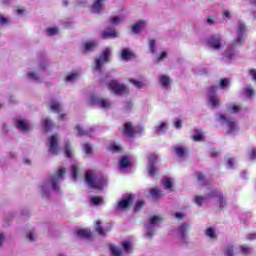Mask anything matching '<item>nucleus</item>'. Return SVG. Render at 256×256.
Wrapping results in <instances>:
<instances>
[{"label":"nucleus","mask_w":256,"mask_h":256,"mask_svg":"<svg viewBox=\"0 0 256 256\" xmlns=\"http://www.w3.org/2000/svg\"><path fill=\"white\" fill-rule=\"evenodd\" d=\"M65 175V168H60L58 172L46 180H44L39 186V192L42 197H49L51 191L59 192V184L63 181Z\"/></svg>","instance_id":"nucleus-1"},{"label":"nucleus","mask_w":256,"mask_h":256,"mask_svg":"<svg viewBox=\"0 0 256 256\" xmlns=\"http://www.w3.org/2000/svg\"><path fill=\"white\" fill-rule=\"evenodd\" d=\"M245 33H247V26L243 21H238L236 25V39L228 46L227 48V54L226 59H229L230 61H233L235 57L239 54L237 50L235 49L237 45H241L242 43H245Z\"/></svg>","instance_id":"nucleus-2"},{"label":"nucleus","mask_w":256,"mask_h":256,"mask_svg":"<svg viewBox=\"0 0 256 256\" xmlns=\"http://www.w3.org/2000/svg\"><path fill=\"white\" fill-rule=\"evenodd\" d=\"M86 183L88 187H91V189H96L97 191H101V189L105 187L107 183V179H105L103 176H98L92 170H88L86 172Z\"/></svg>","instance_id":"nucleus-3"},{"label":"nucleus","mask_w":256,"mask_h":256,"mask_svg":"<svg viewBox=\"0 0 256 256\" xmlns=\"http://www.w3.org/2000/svg\"><path fill=\"white\" fill-rule=\"evenodd\" d=\"M109 57H111V48H106L102 54L95 59L94 65V73H98L99 75L103 74V65L109 63Z\"/></svg>","instance_id":"nucleus-4"},{"label":"nucleus","mask_w":256,"mask_h":256,"mask_svg":"<svg viewBox=\"0 0 256 256\" xmlns=\"http://www.w3.org/2000/svg\"><path fill=\"white\" fill-rule=\"evenodd\" d=\"M163 218L160 216H152L149 219V223L146 225V237L148 239H151L153 235H155V230L157 229V225H160L162 223Z\"/></svg>","instance_id":"nucleus-5"},{"label":"nucleus","mask_w":256,"mask_h":256,"mask_svg":"<svg viewBox=\"0 0 256 256\" xmlns=\"http://www.w3.org/2000/svg\"><path fill=\"white\" fill-rule=\"evenodd\" d=\"M217 121L222 125H226L228 133L233 134L237 131V122L233 118H226L223 114L217 115Z\"/></svg>","instance_id":"nucleus-6"},{"label":"nucleus","mask_w":256,"mask_h":256,"mask_svg":"<svg viewBox=\"0 0 256 256\" xmlns=\"http://www.w3.org/2000/svg\"><path fill=\"white\" fill-rule=\"evenodd\" d=\"M108 89L115 95H127L129 94V88L125 85L118 83L117 80H112L108 84Z\"/></svg>","instance_id":"nucleus-7"},{"label":"nucleus","mask_w":256,"mask_h":256,"mask_svg":"<svg viewBox=\"0 0 256 256\" xmlns=\"http://www.w3.org/2000/svg\"><path fill=\"white\" fill-rule=\"evenodd\" d=\"M218 89L219 87L217 86H210L208 88V101L213 109H217L221 105V100L216 94Z\"/></svg>","instance_id":"nucleus-8"},{"label":"nucleus","mask_w":256,"mask_h":256,"mask_svg":"<svg viewBox=\"0 0 256 256\" xmlns=\"http://www.w3.org/2000/svg\"><path fill=\"white\" fill-rule=\"evenodd\" d=\"M89 101L91 105H97L100 109H111V107H113V102L107 98L91 96Z\"/></svg>","instance_id":"nucleus-9"},{"label":"nucleus","mask_w":256,"mask_h":256,"mask_svg":"<svg viewBox=\"0 0 256 256\" xmlns=\"http://www.w3.org/2000/svg\"><path fill=\"white\" fill-rule=\"evenodd\" d=\"M49 153L57 155L59 153V136L57 134L48 138Z\"/></svg>","instance_id":"nucleus-10"},{"label":"nucleus","mask_w":256,"mask_h":256,"mask_svg":"<svg viewBox=\"0 0 256 256\" xmlns=\"http://www.w3.org/2000/svg\"><path fill=\"white\" fill-rule=\"evenodd\" d=\"M132 204H133V194H128V195L124 196V198L122 200H120L118 202L116 209H117V211H121L123 209H128V207Z\"/></svg>","instance_id":"nucleus-11"},{"label":"nucleus","mask_w":256,"mask_h":256,"mask_svg":"<svg viewBox=\"0 0 256 256\" xmlns=\"http://www.w3.org/2000/svg\"><path fill=\"white\" fill-rule=\"evenodd\" d=\"M208 199H217L220 209H223V207L227 205V201L223 199V194L217 190H211L210 195H208Z\"/></svg>","instance_id":"nucleus-12"},{"label":"nucleus","mask_w":256,"mask_h":256,"mask_svg":"<svg viewBox=\"0 0 256 256\" xmlns=\"http://www.w3.org/2000/svg\"><path fill=\"white\" fill-rule=\"evenodd\" d=\"M155 163H157V155L150 154L148 156V174L151 175V177H153L157 172V166H155Z\"/></svg>","instance_id":"nucleus-13"},{"label":"nucleus","mask_w":256,"mask_h":256,"mask_svg":"<svg viewBox=\"0 0 256 256\" xmlns=\"http://www.w3.org/2000/svg\"><path fill=\"white\" fill-rule=\"evenodd\" d=\"M16 127L19 129V131H22V133H27L28 131H31L33 129V126L30 122H28L27 119H19L16 121Z\"/></svg>","instance_id":"nucleus-14"},{"label":"nucleus","mask_w":256,"mask_h":256,"mask_svg":"<svg viewBox=\"0 0 256 256\" xmlns=\"http://www.w3.org/2000/svg\"><path fill=\"white\" fill-rule=\"evenodd\" d=\"M189 229H191V226L189 224H181L177 228L176 234L182 241H187V233L189 232Z\"/></svg>","instance_id":"nucleus-15"},{"label":"nucleus","mask_w":256,"mask_h":256,"mask_svg":"<svg viewBox=\"0 0 256 256\" xmlns=\"http://www.w3.org/2000/svg\"><path fill=\"white\" fill-rule=\"evenodd\" d=\"M221 41L222 38L220 35H214L208 39V45L215 51H219V49H221Z\"/></svg>","instance_id":"nucleus-16"},{"label":"nucleus","mask_w":256,"mask_h":256,"mask_svg":"<svg viewBox=\"0 0 256 256\" xmlns=\"http://www.w3.org/2000/svg\"><path fill=\"white\" fill-rule=\"evenodd\" d=\"M95 229L98 233V235H101L102 237H105L109 231H111V224H105L104 226L101 225V221H97L95 225Z\"/></svg>","instance_id":"nucleus-17"},{"label":"nucleus","mask_w":256,"mask_h":256,"mask_svg":"<svg viewBox=\"0 0 256 256\" xmlns=\"http://www.w3.org/2000/svg\"><path fill=\"white\" fill-rule=\"evenodd\" d=\"M105 1L107 0H95L91 8L92 13H101Z\"/></svg>","instance_id":"nucleus-18"},{"label":"nucleus","mask_w":256,"mask_h":256,"mask_svg":"<svg viewBox=\"0 0 256 256\" xmlns=\"http://www.w3.org/2000/svg\"><path fill=\"white\" fill-rule=\"evenodd\" d=\"M139 130L134 129L131 123H126L124 125V135L125 137H133L135 133H137Z\"/></svg>","instance_id":"nucleus-19"},{"label":"nucleus","mask_w":256,"mask_h":256,"mask_svg":"<svg viewBox=\"0 0 256 256\" xmlns=\"http://www.w3.org/2000/svg\"><path fill=\"white\" fill-rule=\"evenodd\" d=\"M103 39H115V37H119V33L115 31V29H108L102 32Z\"/></svg>","instance_id":"nucleus-20"},{"label":"nucleus","mask_w":256,"mask_h":256,"mask_svg":"<svg viewBox=\"0 0 256 256\" xmlns=\"http://www.w3.org/2000/svg\"><path fill=\"white\" fill-rule=\"evenodd\" d=\"M159 83L162 85L163 89H169V87H171V78L167 75H160Z\"/></svg>","instance_id":"nucleus-21"},{"label":"nucleus","mask_w":256,"mask_h":256,"mask_svg":"<svg viewBox=\"0 0 256 256\" xmlns=\"http://www.w3.org/2000/svg\"><path fill=\"white\" fill-rule=\"evenodd\" d=\"M27 79H29V81H34V83H39V81H41V76L35 70H28Z\"/></svg>","instance_id":"nucleus-22"},{"label":"nucleus","mask_w":256,"mask_h":256,"mask_svg":"<svg viewBox=\"0 0 256 256\" xmlns=\"http://www.w3.org/2000/svg\"><path fill=\"white\" fill-rule=\"evenodd\" d=\"M146 23L147 22L145 20L138 21L136 24H134L132 26V32H134L135 34H138L140 31H143V29L145 28Z\"/></svg>","instance_id":"nucleus-23"},{"label":"nucleus","mask_w":256,"mask_h":256,"mask_svg":"<svg viewBox=\"0 0 256 256\" xmlns=\"http://www.w3.org/2000/svg\"><path fill=\"white\" fill-rule=\"evenodd\" d=\"M94 49H97V41L90 40V41H87L86 43H84L85 53L94 51Z\"/></svg>","instance_id":"nucleus-24"},{"label":"nucleus","mask_w":256,"mask_h":256,"mask_svg":"<svg viewBox=\"0 0 256 256\" xmlns=\"http://www.w3.org/2000/svg\"><path fill=\"white\" fill-rule=\"evenodd\" d=\"M131 165V160H129V157L123 156L119 161V167L123 171L127 169Z\"/></svg>","instance_id":"nucleus-25"},{"label":"nucleus","mask_w":256,"mask_h":256,"mask_svg":"<svg viewBox=\"0 0 256 256\" xmlns=\"http://www.w3.org/2000/svg\"><path fill=\"white\" fill-rule=\"evenodd\" d=\"M50 109L54 113H61V111H63V106H61V103L59 101H52L50 103Z\"/></svg>","instance_id":"nucleus-26"},{"label":"nucleus","mask_w":256,"mask_h":256,"mask_svg":"<svg viewBox=\"0 0 256 256\" xmlns=\"http://www.w3.org/2000/svg\"><path fill=\"white\" fill-rule=\"evenodd\" d=\"M131 58H133V52L129 48H124L121 53V59L129 61Z\"/></svg>","instance_id":"nucleus-27"},{"label":"nucleus","mask_w":256,"mask_h":256,"mask_svg":"<svg viewBox=\"0 0 256 256\" xmlns=\"http://www.w3.org/2000/svg\"><path fill=\"white\" fill-rule=\"evenodd\" d=\"M210 194H211V191L205 197H203V196H196L194 198V203L196 205H198L199 207H201V205H203V203H205V201H207V199H211V198H209Z\"/></svg>","instance_id":"nucleus-28"},{"label":"nucleus","mask_w":256,"mask_h":256,"mask_svg":"<svg viewBox=\"0 0 256 256\" xmlns=\"http://www.w3.org/2000/svg\"><path fill=\"white\" fill-rule=\"evenodd\" d=\"M165 131H167V123L165 122H161L158 126L154 127V133H157V135H161Z\"/></svg>","instance_id":"nucleus-29"},{"label":"nucleus","mask_w":256,"mask_h":256,"mask_svg":"<svg viewBox=\"0 0 256 256\" xmlns=\"http://www.w3.org/2000/svg\"><path fill=\"white\" fill-rule=\"evenodd\" d=\"M231 87V82L228 78H223L219 82V88L222 89V91H227Z\"/></svg>","instance_id":"nucleus-30"},{"label":"nucleus","mask_w":256,"mask_h":256,"mask_svg":"<svg viewBox=\"0 0 256 256\" xmlns=\"http://www.w3.org/2000/svg\"><path fill=\"white\" fill-rule=\"evenodd\" d=\"M174 151L177 157L183 158L187 155V150L183 146H175Z\"/></svg>","instance_id":"nucleus-31"},{"label":"nucleus","mask_w":256,"mask_h":256,"mask_svg":"<svg viewBox=\"0 0 256 256\" xmlns=\"http://www.w3.org/2000/svg\"><path fill=\"white\" fill-rule=\"evenodd\" d=\"M42 125L45 133H48L53 127V122L49 118H44Z\"/></svg>","instance_id":"nucleus-32"},{"label":"nucleus","mask_w":256,"mask_h":256,"mask_svg":"<svg viewBox=\"0 0 256 256\" xmlns=\"http://www.w3.org/2000/svg\"><path fill=\"white\" fill-rule=\"evenodd\" d=\"M77 235L82 239H89L91 237V230H88V229L78 230Z\"/></svg>","instance_id":"nucleus-33"},{"label":"nucleus","mask_w":256,"mask_h":256,"mask_svg":"<svg viewBox=\"0 0 256 256\" xmlns=\"http://www.w3.org/2000/svg\"><path fill=\"white\" fill-rule=\"evenodd\" d=\"M78 173H79V164H73L72 166H71V175H72V179L74 180V181H77V175H78Z\"/></svg>","instance_id":"nucleus-34"},{"label":"nucleus","mask_w":256,"mask_h":256,"mask_svg":"<svg viewBox=\"0 0 256 256\" xmlns=\"http://www.w3.org/2000/svg\"><path fill=\"white\" fill-rule=\"evenodd\" d=\"M110 251L112 256H121L123 255V252L121 251V248L115 246V245H110Z\"/></svg>","instance_id":"nucleus-35"},{"label":"nucleus","mask_w":256,"mask_h":256,"mask_svg":"<svg viewBox=\"0 0 256 256\" xmlns=\"http://www.w3.org/2000/svg\"><path fill=\"white\" fill-rule=\"evenodd\" d=\"M64 152L66 157L71 158L73 157V148L71 147V143L67 142L64 147Z\"/></svg>","instance_id":"nucleus-36"},{"label":"nucleus","mask_w":256,"mask_h":256,"mask_svg":"<svg viewBox=\"0 0 256 256\" xmlns=\"http://www.w3.org/2000/svg\"><path fill=\"white\" fill-rule=\"evenodd\" d=\"M26 239H28V241H30L31 243L37 240V234H35V229H31L26 233Z\"/></svg>","instance_id":"nucleus-37"},{"label":"nucleus","mask_w":256,"mask_h":256,"mask_svg":"<svg viewBox=\"0 0 256 256\" xmlns=\"http://www.w3.org/2000/svg\"><path fill=\"white\" fill-rule=\"evenodd\" d=\"M224 255H226V256H235V248L233 247V245H227L224 248Z\"/></svg>","instance_id":"nucleus-38"},{"label":"nucleus","mask_w":256,"mask_h":256,"mask_svg":"<svg viewBox=\"0 0 256 256\" xmlns=\"http://www.w3.org/2000/svg\"><path fill=\"white\" fill-rule=\"evenodd\" d=\"M77 133L79 137H83V135H89L91 131H93V128H90L89 130H83V127L80 125L76 126Z\"/></svg>","instance_id":"nucleus-39"},{"label":"nucleus","mask_w":256,"mask_h":256,"mask_svg":"<svg viewBox=\"0 0 256 256\" xmlns=\"http://www.w3.org/2000/svg\"><path fill=\"white\" fill-rule=\"evenodd\" d=\"M123 250L126 253H132L133 252V245L129 241H125L122 243Z\"/></svg>","instance_id":"nucleus-40"},{"label":"nucleus","mask_w":256,"mask_h":256,"mask_svg":"<svg viewBox=\"0 0 256 256\" xmlns=\"http://www.w3.org/2000/svg\"><path fill=\"white\" fill-rule=\"evenodd\" d=\"M77 79H79V72H73L66 77L68 83H73V81H77Z\"/></svg>","instance_id":"nucleus-41"},{"label":"nucleus","mask_w":256,"mask_h":256,"mask_svg":"<svg viewBox=\"0 0 256 256\" xmlns=\"http://www.w3.org/2000/svg\"><path fill=\"white\" fill-rule=\"evenodd\" d=\"M130 83H132V85H134V87H137V89H143V87H145V83L139 81V80H135L133 78H131L129 80Z\"/></svg>","instance_id":"nucleus-42"},{"label":"nucleus","mask_w":256,"mask_h":256,"mask_svg":"<svg viewBox=\"0 0 256 256\" xmlns=\"http://www.w3.org/2000/svg\"><path fill=\"white\" fill-rule=\"evenodd\" d=\"M90 203H92V205H103V198L94 196L90 198Z\"/></svg>","instance_id":"nucleus-43"},{"label":"nucleus","mask_w":256,"mask_h":256,"mask_svg":"<svg viewBox=\"0 0 256 256\" xmlns=\"http://www.w3.org/2000/svg\"><path fill=\"white\" fill-rule=\"evenodd\" d=\"M125 17L123 16H115L113 18H110V23L113 25H119V23H122L124 21Z\"/></svg>","instance_id":"nucleus-44"},{"label":"nucleus","mask_w":256,"mask_h":256,"mask_svg":"<svg viewBox=\"0 0 256 256\" xmlns=\"http://www.w3.org/2000/svg\"><path fill=\"white\" fill-rule=\"evenodd\" d=\"M193 141H203L204 136L199 130L195 131V134L192 136Z\"/></svg>","instance_id":"nucleus-45"},{"label":"nucleus","mask_w":256,"mask_h":256,"mask_svg":"<svg viewBox=\"0 0 256 256\" xmlns=\"http://www.w3.org/2000/svg\"><path fill=\"white\" fill-rule=\"evenodd\" d=\"M205 234L210 239H215V237H217V235L215 234V228H208V229H206Z\"/></svg>","instance_id":"nucleus-46"},{"label":"nucleus","mask_w":256,"mask_h":256,"mask_svg":"<svg viewBox=\"0 0 256 256\" xmlns=\"http://www.w3.org/2000/svg\"><path fill=\"white\" fill-rule=\"evenodd\" d=\"M163 185L165 189H171V187H173V180L171 178H165L163 180Z\"/></svg>","instance_id":"nucleus-47"},{"label":"nucleus","mask_w":256,"mask_h":256,"mask_svg":"<svg viewBox=\"0 0 256 256\" xmlns=\"http://www.w3.org/2000/svg\"><path fill=\"white\" fill-rule=\"evenodd\" d=\"M164 59H167V52H161L155 59V63H161Z\"/></svg>","instance_id":"nucleus-48"},{"label":"nucleus","mask_w":256,"mask_h":256,"mask_svg":"<svg viewBox=\"0 0 256 256\" xmlns=\"http://www.w3.org/2000/svg\"><path fill=\"white\" fill-rule=\"evenodd\" d=\"M46 33L47 35H50V36L57 35V33H59V28L57 27L47 28Z\"/></svg>","instance_id":"nucleus-49"},{"label":"nucleus","mask_w":256,"mask_h":256,"mask_svg":"<svg viewBox=\"0 0 256 256\" xmlns=\"http://www.w3.org/2000/svg\"><path fill=\"white\" fill-rule=\"evenodd\" d=\"M244 95H246V97H253V95H255V90L248 86L244 89Z\"/></svg>","instance_id":"nucleus-50"},{"label":"nucleus","mask_w":256,"mask_h":256,"mask_svg":"<svg viewBox=\"0 0 256 256\" xmlns=\"http://www.w3.org/2000/svg\"><path fill=\"white\" fill-rule=\"evenodd\" d=\"M83 149H84V153H86V155H93V150L91 148V144H89V143L84 144Z\"/></svg>","instance_id":"nucleus-51"},{"label":"nucleus","mask_w":256,"mask_h":256,"mask_svg":"<svg viewBox=\"0 0 256 256\" xmlns=\"http://www.w3.org/2000/svg\"><path fill=\"white\" fill-rule=\"evenodd\" d=\"M150 195H152V197H161L162 192L158 188H153L150 190Z\"/></svg>","instance_id":"nucleus-52"},{"label":"nucleus","mask_w":256,"mask_h":256,"mask_svg":"<svg viewBox=\"0 0 256 256\" xmlns=\"http://www.w3.org/2000/svg\"><path fill=\"white\" fill-rule=\"evenodd\" d=\"M0 23L1 25H9V23H11V20L3 16V14H0Z\"/></svg>","instance_id":"nucleus-53"},{"label":"nucleus","mask_w":256,"mask_h":256,"mask_svg":"<svg viewBox=\"0 0 256 256\" xmlns=\"http://www.w3.org/2000/svg\"><path fill=\"white\" fill-rule=\"evenodd\" d=\"M229 111H230V113H239V111H241V106H239V105H231L229 107Z\"/></svg>","instance_id":"nucleus-54"},{"label":"nucleus","mask_w":256,"mask_h":256,"mask_svg":"<svg viewBox=\"0 0 256 256\" xmlns=\"http://www.w3.org/2000/svg\"><path fill=\"white\" fill-rule=\"evenodd\" d=\"M241 253H243V255H249V253H251V247L250 246H242L240 248Z\"/></svg>","instance_id":"nucleus-55"},{"label":"nucleus","mask_w":256,"mask_h":256,"mask_svg":"<svg viewBox=\"0 0 256 256\" xmlns=\"http://www.w3.org/2000/svg\"><path fill=\"white\" fill-rule=\"evenodd\" d=\"M249 159L252 161L256 159V149L252 148L248 153Z\"/></svg>","instance_id":"nucleus-56"},{"label":"nucleus","mask_w":256,"mask_h":256,"mask_svg":"<svg viewBox=\"0 0 256 256\" xmlns=\"http://www.w3.org/2000/svg\"><path fill=\"white\" fill-rule=\"evenodd\" d=\"M141 207H143V200H139L135 206H134V211L137 213V211L141 210Z\"/></svg>","instance_id":"nucleus-57"},{"label":"nucleus","mask_w":256,"mask_h":256,"mask_svg":"<svg viewBox=\"0 0 256 256\" xmlns=\"http://www.w3.org/2000/svg\"><path fill=\"white\" fill-rule=\"evenodd\" d=\"M155 45H156V42H155V40H150L149 41V47H150V51H151V53H153V54H155Z\"/></svg>","instance_id":"nucleus-58"},{"label":"nucleus","mask_w":256,"mask_h":256,"mask_svg":"<svg viewBox=\"0 0 256 256\" xmlns=\"http://www.w3.org/2000/svg\"><path fill=\"white\" fill-rule=\"evenodd\" d=\"M227 165L230 169H233V166L235 165V159L234 158H229L227 160Z\"/></svg>","instance_id":"nucleus-59"},{"label":"nucleus","mask_w":256,"mask_h":256,"mask_svg":"<svg viewBox=\"0 0 256 256\" xmlns=\"http://www.w3.org/2000/svg\"><path fill=\"white\" fill-rule=\"evenodd\" d=\"M206 23H207L208 25H215V17L209 16V17L207 18V20H206Z\"/></svg>","instance_id":"nucleus-60"},{"label":"nucleus","mask_w":256,"mask_h":256,"mask_svg":"<svg viewBox=\"0 0 256 256\" xmlns=\"http://www.w3.org/2000/svg\"><path fill=\"white\" fill-rule=\"evenodd\" d=\"M110 149H112L113 151H121V146L117 144H111Z\"/></svg>","instance_id":"nucleus-61"},{"label":"nucleus","mask_w":256,"mask_h":256,"mask_svg":"<svg viewBox=\"0 0 256 256\" xmlns=\"http://www.w3.org/2000/svg\"><path fill=\"white\" fill-rule=\"evenodd\" d=\"M223 19H231V12H229V10L224 11Z\"/></svg>","instance_id":"nucleus-62"},{"label":"nucleus","mask_w":256,"mask_h":256,"mask_svg":"<svg viewBox=\"0 0 256 256\" xmlns=\"http://www.w3.org/2000/svg\"><path fill=\"white\" fill-rule=\"evenodd\" d=\"M249 74L252 77V81H256V70L254 69L250 70Z\"/></svg>","instance_id":"nucleus-63"},{"label":"nucleus","mask_w":256,"mask_h":256,"mask_svg":"<svg viewBox=\"0 0 256 256\" xmlns=\"http://www.w3.org/2000/svg\"><path fill=\"white\" fill-rule=\"evenodd\" d=\"M174 217H175L176 219H183V218L185 217V214H183V213H181V212H176V213L174 214Z\"/></svg>","instance_id":"nucleus-64"}]
</instances>
